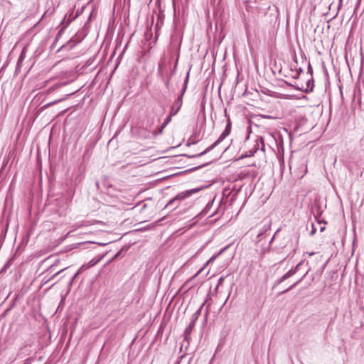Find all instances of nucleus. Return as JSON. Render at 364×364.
Instances as JSON below:
<instances>
[{"mask_svg":"<svg viewBox=\"0 0 364 364\" xmlns=\"http://www.w3.org/2000/svg\"><path fill=\"white\" fill-rule=\"evenodd\" d=\"M231 132V123L230 119L228 120V123L226 124L225 130L220 134L219 138L210 146L206 148L203 151L196 155V156H201L206 153L209 152L212 149H213L216 146H218L221 141H223Z\"/></svg>","mask_w":364,"mask_h":364,"instance_id":"1","label":"nucleus"},{"mask_svg":"<svg viewBox=\"0 0 364 364\" xmlns=\"http://www.w3.org/2000/svg\"><path fill=\"white\" fill-rule=\"evenodd\" d=\"M259 149H261L263 151H264V144L262 137H259L256 140V144L255 145L254 151L250 154V156H252Z\"/></svg>","mask_w":364,"mask_h":364,"instance_id":"4","label":"nucleus"},{"mask_svg":"<svg viewBox=\"0 0 364 364\" xmlns=\"http://www.w3.org/2000/svg\"><path fill=\"white\" fill-rule=\"evenodd\" d=\"M306 254L310 257L314 255V252H306Z\"/></svg>","mask_w":364,"mask_h":364,"instance_id":"19","label":"nucleus"},{"mask_svg":"<svg viewBox=\"0 0 364 364\" xmlns=\"http://www.w3.org/2000/svg\"><path fill=\"white\" fill-rule=\"evenodd\" d=\"M296 273V270L290 269L287 273L284 274V277L287 278V279L291 276H293Z\"/></svg>","mask_w":364,"mask_h":364,"instance_id":"10","label":"nucleus"},{"mask_svg":"<svg viewBox=\"0 0 364 364\" xmlns=\"http://www.w3.org/2000/svg\"><path fill=\"white\" fill-rule=\"evenodd\" d=\"M303 261H301L295 267L294 269H292L293 270H296V272L298 271L301 265L302 264Z\"/></svg>","mask_w":364,"mask_h":364,"instance_id":"15","label":"nucleus"},{"mask_svg":"<svg viewBox=\"0 0 364 364\" xmlns=\"http://www.w3.org/2000/svg\"><path fill=\"white\" fill-rule=\"evenodd\" d=\"M276 234L273 236V237H272V240H271V242H272V240H274V237H275Z\"/></svg>","mask_w":364,"mask_h":364,"instance_id":"22","label":"nucleus"},{"mask_svg":"<svg viewBox=\"0 0 364 364\" xmlns=\"http://www.w3.org/2000/svg\"><path fill=\"white\" fill-rule=\"evenodd\" d=\"M204 306V303L200 306V307L193 314L194 317V320H198V317L201 314V310L203 306Z\"/></svg>","mask_w":364,"mask_h":364,"instance_id":"9","label":"nucleus"},{"mask_svg":"<svg viewBox=\"0 0 364 364\" xmlns=\"http://www.w3.org/2000/svg\"><path fill=\"white\" fill-rule=\"evenodd\" d=\"M309 89L310 90H312L313 89V82L311 80H309L307 82V88L306 90H308Z\"/></svg>","mask_w":364,"mask_h":364,"instance_id":"13","label":"nucleus"},{"mask_svg":"<svg viewBox=\"0 0 364 364\" xmlns=\"http://www.w3.org/2000/svg\"><path fill=\"white\" fill-rule=\"evenodd\" d=\"M314 232H315V230H313L311 231V235L314 234Z\"/></svg>","mask_w":364,"mask_h":364,"instance_id":"21","label":"nucleus"},{"mask_svg":"<svg viewBox=\"0 0 364 364\" xmlns=\"http://www.w3.org/2000/svg\"><path fill=\"white\" fill-rule=\"evenodd\" d=\"M302 279H299V281H297L296 282L294 283L291 286H290L288 289H287L286 290L283 291L282 293H286L287 291H289L290 289H293L294 287H295L301 281Z\"/></svg>","mask_w":364,"mask_h":364,"instance_id":"11","label":"nucleus"},{"mask_svg":"<svg viewBox=\"0 0 364 364\" xmlns=\"http://www.w3.org/2000/svg\"><path fill=\"white\" fill-rule=\"evenodd\" d=\"M200 191L199 188H193L187 190L185 191H183L180 193H178L174 198L171 200L168 204L166 205V207L169 206H175L173 208L177 207L179 205V202L181 200H185L186 198L190 197L193 193H196Z\"/></svg>","mask_w":364,"mask_h":364,"instance_id":"2","label":"nucleus"},{"mask_svg":"<svg viewBox=\"0 0 364 364\" xmlns=\"http://www.w3.org/2000/svg\"><path fill=\"white\" fill-rule=\"evenodd\" d=\"M217 256L218 255H213V257H211L210 259L206 262L205 266L203 268H201L199 271H198V272L194 275L193 277H197L203 271V269L205 268V267L206 265H208L209 263H210V262H212L213 261L215 260V259L217 257Z\"/></svg>","mask_w":364,"mask_h":364,"instance_id":"8","label":"nucleus"},{"mask_svg":"<svg viewBox=\"0 0 364 364\" xmlns=\"http://www.w3.org/2000/svg\"><path fill=\"white\" fill-rule=\"evenodd\" d=\"M286 279H287V278L284 277V276L283 275L279 280H277V284H280Z\"/></svg>","mask_w":364,"mask_h":364,"instance_id":"16","label":"nucleus"},{"mask_svg":"<svg viewBox=\"0 0 364 364\" xmlns=\"http://www.w3.org/2000/svg\"><path fill=\"white\" fill-rule=\"evenodd\" d=\"M196 321L197 320H194V317L193 316H192L191 321L189 323L188 327L187 328L186 330L193 328L196 324Z\"/></svg>","mask_w":364,"mask_h":364,"instance_id":"12","label":"nucleus"},{"mask_svg":"<svg viewBox=\"0 0 364 364\" xmlns=\"http://www.w3.org/2000/svg\"><path fill=\"white\" fill-rule=\"evenodd\" d=\"M80 269H82V271L84 272L85 270H86V269H89V268H88V267H87V265L85 264H83V265H82V266L80 267Z\"/></svg>","mask_w":364,"mask_h":364,"instance_id":"18","label":"nucleus"},{"mask_svg":"<svg viewBox=\"0 0 364 364\" xmlns=\"http://www.w3.org/2000/svg\"><path fill=\"white\" fill-rule=\"evenodd\" d=\"M188 78H189V73H188L187 75H186V79L184 80L183 88H182V90L181 91L180 95H178V96H181V99H183V95H184L186 90L187 84H188Z\"/></svg>","mask_w":364,"mask_h":364,"instance_id":"5","label":"nucleus"},{"mask_svg":"<svg viewBox=\"0 0 364 364\" xmlns=\"http://www.w3.org/2000/svg\"><path fill=\"white\" fill-rule=\"evenodd\" d=\"M173 116V115H171V113L170 112V114L164 119L161 125V129H163L168 124L171 122ZM161 132H162V130H161Z\"/></svg>","mask_w":364,"mask_h":364,"instance_id":"7","label":"nucleus"},{"mask_svg":"<svg viewBox=\"0 0 364 364\" xmlns=\"http://www.w3.org/2000/svg\"><path fill=\"white\" fill-rule=\"evenodd\" d=\"M168 84H169V80H167L166 82V86L168 87Z\"/></svg>","mask_w":364,"mask_h":364,"instance_id":"20","label":"nucleus"},{"mask_svg":"<svg viewBox=\"0 0 364 364\" xmlns=\"http://www.w3.org/2000/svg\"><path fill=\"white\" fill-rule=\"evenodd\" d=\"M286 279H287V278L284 277V276L283 275L279 280H277V284H280Z\"/></svg>","mask_w":364,"mask_h":364,"instance_id":"17","label":"nucleus"},{"mask_svg":"<svg viewBox=\"0 0 364 364\" xmlns=\"http://www.w3.org/2000/svg\"><path fill=\"white\" fill-rule=\"evenodd\" d=\"M183 104V99H181V96H178L177 99L173 102V105L171 107V115H176L179 110Z\"/></svg>","mask_w":364,"mask_h":364,"instance_id":"3","label":"nucleus"},{"mask_svg":"<svg viewBox=\"0 0 364 364\" xmlns=\"http://www.w3.org/2000/svg\"><path fill=\"white\" fill-rule=\"evenodd\" d=\"M101 258H93L91 259L89 262L85 264L87 265V267L90 268L93 266H95L96 264H97L100 261Z\"/></svg>","mask_w":364,"mask_h":364,"instance_id":"6","label":"nucleus"},{"mask_svg":"<svg viewBox=\"0 0 364 364\" xmlns=\"http://www.w3.org/2000/svg\"><path fill=\"white\" fill-rule=\"evenodd\" d=\"M82 269L80 268L77 271V272L74 274V276L72 278V281H73L79 274H80L82 272Z\"/></svg>","mask_w":364,"mask_h":364,"instance_id":"14","label":"nucleus"}]
</instances>
